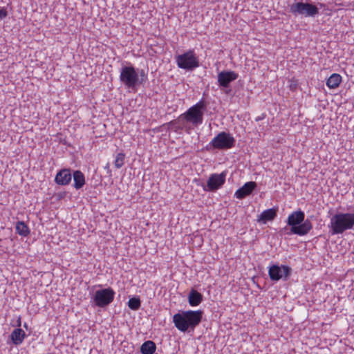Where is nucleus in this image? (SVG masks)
I'll return each mask as SVG.
<instances>
[{"label":"nucleus","mask_w":354,"mask_h":354,"mask_svg":"<svg viewBox=\"0 0 354 354\" xmlns=\"http://www.w3.org/2000/svg\"><path fill=\"white\" fill-rule=\"evenodd\" d=\"M203 299V295L196 290L195 289H192L188 295V302L189 304L192 306H198L201 304Z\"/></svg>","instance_id":"17"},{"label":"nucleus","mask_w":354,"mask_h":354,"mask_svg":"<svg viewBox=\"0 0 354 354\" xmlns=\"http://www.w3.org/2000/svg\"><path fill=\"white\" fill-rule=\"evenodd\" d=\"M26 337V333L20 328L14 329L10 335L12 344L16 346L21 344Z\"/></svg>","instance_id":"16"},{"label":"nucleus","mask_w":354,"mask_h":354,"mask_svg":"<svg viewBox=\"0 0 354 354\" xmlns=\"http://www.w3.org/2000/svg\"><path fill=\"white\" fill-rule=\"evenodd\" d=\"M71 178L70 169H62L57 173L55 182L59 185H67L71 183Z\"/></svg>","instance_id":"14"},{"label":"nucleus","mask_w":354,"mask_h":354,"mask_svg":"<svg viewBox=\"0 0 354 354\" xmlns=\"http://www.w3.org/2000/svg\"><path fill=\"white\" fill-rule=\"evenodd\" d=\"M73 178L74 181L73 186L76 189H81L85 185V177L81 171H75L73 174Z\"/></svg>","instance_id":"18"},{"label":"nucleus","mask_w":354,"mask_h":354,"mask_svg":"<svg viewBox=\"0 0 354 354\" xmlns=\"http://www.w3.org/2000/svg\"><path fill=\"white\" fill-rule=\"evenodd\" d=\"M115 295V291L111 287L89 292L90 304L93 308H106L113 301Z\"/></svg>","instance_id":"5"},{"label":"nucleus","mask_w":354,"mask_h":354,"mask_svg":"<svg viewBox=\"0 0 354 354\" xmlns=\"http://www.w3.org/2000/svg\"><path fill=\"white\" fill-rule=\"evenodd\" d=\"M178 68L192 71L200 66L199 59L194 50L189 49L175 57Z\"/></svg>","instance_id":"8"},{"label":"nucleus","mask_w":354,"mask_h":354,"mask_svg":"<svg viewBox=\"0 0 354 354\" xmlns=\"http://www.w3.org/2000/svg\"><path fill=\"white\" fill-rule=\"evenodd\" d=\"M102 287V285L101 284H99V285H97V286H93L91 288L92 290H93L95 287Z\"/></svg>","instance_id":"28"},{"label":"nucleus","mask_w":354,"mask_h":354,"mask_svg":"<svg viewBox=\"0 0 354 354\" xmlns=\"http://www.w3.org/2000/svg\"><path fill=\"white\" fill-rule=\"evenodd\" d=\"M291 273V268L286 265L274 264L268 268V275L270 279L274 281H278L280 279L286 281Z\"/></svg>","instance_id":"10"},{"label":"nucleus","mask_w":354,"mask_h":354,"mask_svg":"<svg viewBox=\"0 0 354 354\" xmlns=\"http://www.w3.org/2000/svg\"><path fill=\"white\" fill-rule=\"evenodd\" d=\"M141 306V301L139 297H132L128 301V306L133 310H138Z\"/></svg>","instance_id":"23"},{"label":"nucleus","mask_w":354,"mask_h":354,"mask_svg":"<svg viewBox=\"0 0 354 354\" xmlns=\"http://www.w3.org/2000/svg\"><path fill=\"white\" fill-rule=\"evenodd\" d=\"M342 76L337 73H333L326 80V86L331 89L337 88L342 82Z\"/></svg>","instance_id":"19"},{"label":"nucleus","mask_w":354,"mask_h":354,"mask_svg":"<svg viewBox=\"0 0 354 354\" xmlns=\"http://www.w3.org/2000/svg\"><path fill=\"white\" fill-rule=\"evenodd\" d=\"M168 125H169V127H170L171 128V129L174 132L177 133V132H178L180 131H182V127H180V126L178 124V123L177 122L176 120H174L170 121L168 123Z\"/></svg>","instance_id":"25"},{"label":"nucleus","mask_w":354,"mask_h":354,"mask_svg":"<svg viewBox=\"0 0 354 354\" xmlns=\"http://www.w3.org/2000/svg\"><path fill=\"white\" fill-rule=\"evenodd\" d=\"M203 315L204 311L202 310L181 311L173 316V323L181 332L194 331L201 322Z\"/></svg>","instance_id":"1"},{"label":"nucleus","mask_w":354,"mask_h":354,"mask_svg":"<svg viewBox=\"0 0 354 354\" xmlns=\"http://www.w3.org/2000/svg\"><path fill=\"white\" fill-rule=\"evenodd\" d=\"M21 326V317H19L18 319H17V326L18 328H20Z\"/></svg>","instance_id":"27"},{"label":"nucleus","mask_w":354,"mask_h":354,"mask_svg":"<svg viewBox=\"0 0 354 354\" xmlns=\"http://www.w3.org/2000/svg\"><path fill=\"white\" fill-rule=\"evenodd\" d=\"M125 155L123 153H119L117 154L115 160V166L116 168H121L124 164Z\"/></svg>","instance_id":"24"},{"label":"nucleus","mask_w":354,"mask_h":354,"mask_svg":"<svg viewBox=\"0 0 354 354\" xmlns=\"http://www.w3.org/2000/svg\"><path fill=\"white\" fill-rule=\"evenodd\" d=\"M16 232L22 236H28L30 234V229L24 221H17L15 225Z\"/></svg>","instance_id":"21"},{"label":"nucleus","mask_w":354,"mask_h":354,"mask_svg":"<svg viewBox=\"0 0 354 354\" xmlns=\"http://www.w3.org/2000/svg\"><path fill=\"white\" fill-rule=\"evenodd\" d=\"M119 79L126 88L136 91L137 87L146 81L147 75L144 70L136 68L129 63L120 68Z\"/></svg>","instance_id":"2"},{"label":"nucleus","mask_w":354,"mask_h":354,"mask_svg":"<svg viewBox=\"0 0 354 354\" xmlns=\"http://www.w3.org/2000/svg\"><path fill=\"white\" fill-rule=\"evenodd\" d=\"M317 5L308 2L298 1L290 6V12L295 17L315 18L319 13Z\"/></svg>","instance_id":"7"},{"label":"nucleus","mask_w":354,"mask_h":354,"mask_svg":"<svg viewBox=\"0 0 354 354\" xmlns=\"http://www.w3.org/2000/svg\"><path fill=\"white\" fill-rule=\"evenodd\" d=\"M236 140L230 133L220 132L215 136L209 145L218 150H227L235 146Z\"/></svg>","instance_id":"9"},{"label":"nucleus","mask_w":354,"mask_h":354,"mask_svg":"<svg viewBox=\"0 0 354 354\" xmlns=\"http://www.w3.org/2000/svg\"><path fill=\"white\" fill-rule=\"evenodd\" d=\"M239 77L238 73L233 71H223L217 76L218 84L222 89L228 88L230 83Z\"/></svg>","instance_id":"12"},{"label":"nucleus","mask_w":354,"mask_h":354,"mask_svg":"<svg viewBox=\"0 0 354 354\" xmlns=\"http://www.w3.org/2000/svg\"><path fill=\"white\" fill-rule=\"evenodd\" d=\"M230 91H231V89L225 90V93L226 94H229V93H230Z\"/></svg>","instance_id":"29"},{"label":"nucleus","mask_w":354,"mask_h":354,"mask_svg":"<svg viewBox=\"0 0 354 354\" xmlns=\"http://www.w3.org/2000/svg\"><path fill=\"white\" fill-rule=\"evenodd\" d=\"M319 5L320 6V7H322V6H323V4H322V3H319Z\"/></svg>","instance_id":"31"},{"label":"nucleus","mask_w":354,"mask_h":354,"mask_svg":"<svg viewBox=\"0 0 354 354\" xmlns=\"http://www.w3.org/2000/svg\"><path fill=\"white\" fill-rule=\"evenodd\" d=\"M8 15L7 10L5 8H0V19H3Z\"/></svg>","instance_id":"26"},{"label":"nucleus","mask_w":354,"mask_h":354,"mask_svg":"<svg viewBox=\"0 0 354 354\" xmlns=\"http://www.w3.org/2000/svg\"><path fill=\"white\" fill-rule=\"evenodd\" d=\"M207 102L202 99L183 113L192 129L203 123L204 112L207 109Z\"/></svg>","instance_id":"6"},{"label":"nucleus","mask_w":354,"mask_h":354,"mask_svg":"<svg viewBox=\"0 0 354 354\" xmlns=\"http://www.w3.org/2000/svg\"><path fill=\"white\" fill-rule=\"evenodd\" d=\"M178 124L182 127V130H184L186 133H190L191 131L193 129L192 127L189 124L188 121H187L184 113L180 115L176 119Z\"/></svg>","instance_id":"22"},{"label":"nucleus","mask_w":354,"mask_h":354,"mask_svg":"<svg viewBox=\"0 0 354 354\" xmlns=\"http://www.w3.org/2000/svg\"><path fill=\"white\" fill-rule=\"evenodd\" d=\"M227 171L225 170L221 174H212L205 185L203 186V190L205 192H216L223 187L225 183Z\"/></svg>","instance_id":"11"},{"label":"nucleus","mask_w":354,"mask_h":354,"mask_svg":"<svg viewBox=\"0 0 354 354\" xmlns=\"http://www.w3.org/2000/svg\"><path fill=\"white\" fill-rule=\"evenodd\" d=\"M156 349V344L151 340H147L142 344L140 352L142 354H153Z\"/></svg>","instance_id":"20"},{"label":"nucleus","mask_w":354,"mask_h":354,"mask_svg":"<svg viewBox=\"0 0 354 354\" xmlns=\"http://www.w3.org/2000/svg\"><path fill=\"white\" fill-rule=\"evenodd\" d=\"M354 227V213L339 212L330 218L328 227L332 235L343 234Z\"/></svg>","instance_id":"4"},{"label":"nucleus","mask_w":354,"mask_h":354,"mask_svg":"<svg viewBox=\"0 0 354 354\" xmlns=\"http://www.w3.org/2000/svg\"><path fill=\"white\" fill-rule=\"evenodd\" d=\"M287 225L290 227V233L298 236H305L313 229V223L308 219L305 220V213L299 209L292 212L287 218Z\"/></svg>","instance_id":"3"},{"label":"nucleus","mask_w":354,"mask_h":354,"mask_svg":"<svg viewBox=\"0 0 354 354\" xmlns=\"http://www.w3.org/2000/svg\"><path fill=\"white\" fill-rule=\"evenodd\" d=\"M277 216V208H270L264 210L257 218L259 223L266 224L268 221H273Z\"/></svg>","instance_id":"15"},{"label":"nucleus","mask_w":354,"mask_h":354,"mask_svg":"<svg viewBox=\"0 0 354 354\" xmlns=\"http://www.w3.org/2000/svg\"><path fill=\"white\" fill-rule=\"evenodd\" d=\"M24 328H28V324H27L26 323H24Z\"/></svg>","instance_id":"30"},{"label":"nucleus","mask_w":354,"mask_h":354,"mask_svg":"<svg viewBox=\"0 0 354 354\" xmlns=\"http://www.w3.org/2000/svg\"><path fill=\"white\" fill-rule=\"evenodd\" d=\"M257 187V183L254 181L245 183L241 187L238 189L235 194L234 197L238 199H243L249 196Z\"/></svg>","instance_id":"13"}]
</instances>
